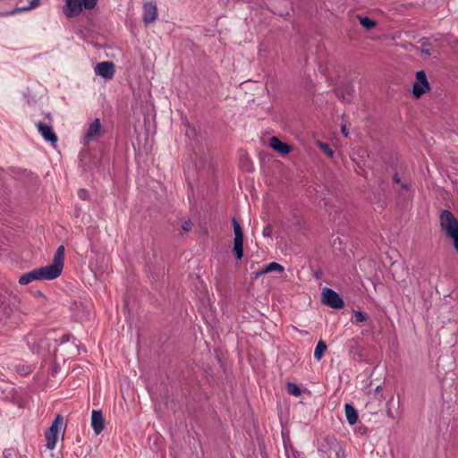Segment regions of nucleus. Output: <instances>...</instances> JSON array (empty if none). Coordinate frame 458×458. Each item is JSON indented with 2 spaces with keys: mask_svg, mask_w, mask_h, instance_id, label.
Wrapping results in <instances>:
<instances>
[{
  "mask_svg": "<svg viewBox=\"0 0 458 458\" xmlns=\"http://www.w3.org/2000/svg\"><path fill=\"white\" fill-rule=\"evenodd\" d=\"M35 124L38 128V132L41 134V136L46 141L50 142L52 144L57 142V136L54 131L51 123L37 122Z\"/></svg>",
  "mask_w": 458,
  "mask_h": 458,
  "instance_id": "1a4fd4ad",
  "label": "nucleus"
},
{
  "mask_svg": "<svg viewBox=\"0 0 458 458\" xmlns=\"http://www.w3.org/2000/svg\"><path fill=\"white\" fill-rule=\"evenodd\" d=\"M360 25L367 30H372L376 26V22L367 16H358Z\"/></svg>",
  "mask_w": 458,
  "mask_h": 458,
  "instance_id": "5701e85b",
  "label": "nucleus"
},
{
  "mask_svg": "<svg viewBox=\"0 0 458 458\" xmlns=\"http://www.w3.org/2000/svg\"><path fill=\"white\" fill-rule=\"evenodd\" d=\"M16 302V296L6 295L0 292V326H9L12 327L18 324L19 312Z\"/></svg>",
  "mask_w": 458,
  "mask_h": 458,
  "instance_id": "f03ea898",
  "label": "nucleus"
},
{
  "mask_svg": "<svg viewBox=\"0 0 458 458\" xmlns=\"http://www.w3.org/2000/svg\"><path fill=\"white\" fill-rule=\"evenodd\" d=\"M91 427L92 429H103L104 419L101 411L93 410L91 412Z\"/></svg>",
  "mask_w": 458,
  "mask_h": 458,
  "instance_id": "f3484780",
  "label": "nucleus"
},
{
  "mask_svg": "<svg viewBox=\"0 0 458 458\" xmlns=\"http://www.w3.org/2000/svg\"><path fill=\"white\" fill-rule=\"evenodd\" d=\"M64 246H58L51 265L41 267L23 274L19 278V284L25 285L35 280H54L57 278L64 269Z\"/></svg>",
  "mask_w": 458,
  "mask_h": 458,
  "instance_id": "f257e3e1",
  "label": "nucleus"
},
{
  "mask_svg": "<svg viewBox=\"0 0 458 458\" xmlns=\"http://www.w3.org/2000/svg\"><path fill=\"white\" fill-rule=\"evenodd\" d=\"M439 223L441 231L447 238L451 239L458 234V219L451 211L444 209L440 213Z\"/></svg>",
  "mask_w": 458,
  "mask_h": 458,
  "instance_id": "39448f33",
  "label": "nucleus"
},
{
  "mask_svg": "<svg viewBox=\"0 0 458 458\" xmlns=\"http://www.w3.org/2000/svg\"><path fill=\"white\" fill-rule=\"evenodd\" d=\"M327 344L323 340H319L315 347L314 359L319 361L327 351Z\"/></svg>",
  "mask_w": 458,
  "mask_h": 458,
  "instance_id": "aec40b11",
  "label": "nucleus"
},
{
  "mask_svg": "<svg viewBox=\"0 0 458 458\" xmlns=\"http://www.w3.org/2000/svg\"><path fill=\"white\" fill-rule=\"evenodd\" d=\"M192 222L190 219H188L182 223V228L183 229V231L189 232L192 228Z\"/></svg>",
  "mask_w": 458,
  "mask_h": 458,
  "instance_id": "cd10ccee",
  "label": "nucleus"
},
{
  "mask_svg": "<svg viewBox=\"0 0 458 458\" xmlns=\"http://www.w3.org/2000/svg\"><path fill=\"white\" fill-rule=\"evenodd\" d=\"M318 147L320 148L321 150H323V152L326 155H327V157H334V151L331 149V148L329 147L328 144L323 143V142H318Z\"/></svg>",
  "mask_w": 458,
  "mask_h": 458,
  "instance_id": "bb28decb",
  "label": "nucleus"
},
{
  "mask_svg": "<svg viewBox=\"0 0 458 458\" xmlns=\"http://www.w3.org/2000/svg\"><path fill=\"white\" fill-rule=\"evenodd\" d=\"M78 196L81 199H87L89 198V193L86 190L81 189L78 191Z\"/></svg>",
  "mask_w": 458,
  "mask_h": 458,
  "instance_id": "c85d7f7f",
  "label": "nucleus"
},
{
  "mask_svg": "<svg viewBox=\"0 0 458 458\" xmlns=\"http://www.w3.org/2000/svg\"><path fill=\"white\" fill-rule=\"evenodd\" d=\"M344 413L347 422L353 426L358 420V411L351 403L344 404Z\"/></svg>",
  "mask_w": 458,
  "mask_h": 458,
  "instance_id": "dca6fc26",
  "label": "nucleus"
},
{
  "mask_svg": "<svg viewBox=\"0 0 458 458\" xmlns=\"http://www.w3.org/2000/svg\"><path fill=\"white\" fill-rule=\"evenodd\" d=\"M430 86L427 79L426 72L424 71H419L416 72V81L412 86V95L419 98L426 91L429 90Z\"/></svg>",
  "mask_w": 458,
  "mask_h": 458,
  "instance_id": "6e6552de",
  "label": "nucleus"
},
{
  "mask_svg": "<svg viewBox=\"0 0 458 458\" xmlns=\"http://www.w3.org/2000/svg\"><path fill=\"white\" fill-rule=\"evenodd\" d=\"M30 371V369L29 368L22 369L21 370V372H22V373H24V374H27V373H29Z\"/></svg>",
  "mask_w": 458,
  "mask_h": 458,
  "instance_id": "c9c22d12",
  "label": "nucleus"
},
{
  "mask_svg": "<svg viewBox=\"0 0 458 458\" xmlns=\"http://www.w3.org/2000/svg\"><path fill=\"white\" fill-rule=\"evenodd\" d=\"M98 1V0H65L63 6V13L67 18L77 17L84 9H94Z\"/></svg>",
  "mask_w": 458,
  "mask_h": 458,
  "instance_id": "20e7f679",
  "label": "nucleus"
},
{
  "mask_svg": "<svg viewBox=\"0 0 458 458\" xmlns=\"http://www.w3.org/2000/svg\"><path fill=\"white\" fill-rule=\"evenodd\" d=\"M39 4H40V0H30V3L28 5L18 6L16 8H14L13 10H12L9 13L16 14V13H19L21 12L29 11V10L38 7L39 5Z\"/></svg>",
  "mask_w": 458,
  "mask_h": 458,
  "instance_id": "6ab92c4d",
  "label": "nucleus"
},
{
  "mask_svg": "<svg viewBox=\"0 0 458 458\" xmlns=\"http://www.w3.org/2000/svg\"><path fill=\"white\" fill-rule=\"evenodd\" d=\"M454 250L458 252V234L451 238Z\"/></svg>",
  "mask_w": 458,
  "mask_h": 458,
  "instance_id": "7c9ffc66",
  "label": "nucleus"
},
{
  "mask_svg": "<svg viewBox=\"0 0 458 458\" xmlns=\"http://www.w3.org/2000/svg\"><path fill=\"white\" fill-rule=\"evenodd\" d=\"M58 431H46V446L47 449L52 450L55 448L57 440Z\"/></svg>",
  "mask_w": 458,
  "mask_h": 458,
  "instance_id": "412c9836",
  "label": "nucleus"
},
{
  "mask_svg": "<svg viewBox=\"0 0 458 458\" xmlns=\"http://www.w3.org/2000/svg\"><path fill=\"white\" fill-rule=\"evenodd\" d=\"M342 132H343V134H344L345 137H347V136H348L349 131H347V129H346V126H345V125H344V126L342 127Z\"/></svg>",
  "mask_w": 458,
  "mask_h": 458,
  "instance_id": "72a5a7b5",
  "label": "nucleus"
},
{
  "mask_svg": "<svg viewBox=\"0 0 458 458\" xmlns=\"http://www.w3.org/2000/svg\"><path fill=\"white\" fill-rule=\"evenodd\" d=\"M102 125L99 118H96L89 123L86 133L83 136L84 144H88L91 140H96L101 134Z\"/></svg>",
  "mask_w": 458,
  "mask_h": 458,
  "instance_id": "9b49d317",
  "label": "nucleus"
},
{
  "mask_svg": "<svg viewBox=\"0 0 458 458\" xmlns=\"http://www.w3.org/2000/svg\"><path fill=\"white\" fill-rule=\"evenodd\" d=\"M421 47H420V51L421 53L427 55H431V50H430V43L428 42V39L426 38H421Z\"/></svg>",
  "mask_w": 458,
  "mask_h": 458,
  "instance_id": "393cba45",
  "label": "nucleus"
},
{
  "mask_svg": "<svg viewBox=\"0 0 458 458\" xmlns=\"http://www.w3.org/2000/svg\"><path fill=\"white\" fill-rule=\"evenodd\" d=\"M67 423L62 415L57 414L47 429H65Z\"/></svg>",
  "mask_w": 458,
  "mask_h": 458,
  "instance_id": "4be33fe9",
  "label": "nucleus"
},
{
  "mask_svg": "<svg viewBox=\"0 0 458 458\" xmlns=\"http://www.w3.org/2000/svg\"><path fill=\"white\" fill-rule=\"evenodd\" d=\"M234 239L233 251L237 260H241L243 257V231L239 222L233 217L232 219Z\"/></svg>",
  "mask_w": 458,
  "mask_h": 458,
  "instance_id": "423d86ee",
  "label": "nucleus"
},
{
  "mask_svg": "<svg viewBox=\"0 0 458 458\" xmlns=\"http://www.w3.org/2000/svg\"><path fill=\"white\" fill-rule=\"evenodd\" d=\"M263 235L265 237H269L271 235V227L270 225H267L264 229H263Z\"/></svg>",
  "mask_w": 458,
  "mask_h": 458,
  "instance_id": "c756f323",
  "label": "nucleus"
},
{
  "mask_svg": "<svg viewBox=\"0 0 458 458\" xmlns=\"http://www.w3.org/2000/svg\"><path fill=\"white\" fill-rule=\"evenodd\" d=\"M157 18V7L154 1L143 4L142 21L146 25L153 23Z\"/></svg>",
  "mask_w": 458,
  "mask_h": 458,
  "instance_id": "9d476101",
  "label": "nucleus"
},
{
  "mask_svg": "<svg viewBox=\"0 0 458 458\" xmlns=\"http://www.w3.org/2000/svg\"><path fill=\"white\" fill-rule=\"evenodd\" d=\"M100 432L101 431H95V435L98 436V435H99Z\"/></svg>",
  "mask_w": 458,
  "mask_h": 458,
  "instance_id": "58836bf2",
  "label": "nucleus"
},
{
  "mask_svg": "<svg viewBox=\"0 0 458 458\" xmlns=\"http://www.w3.org/2000/svg\"><path fill=\"white\" fill-rule=\"evenodd\" d=\"M25 341L27 343V345L30 349V351L33 353H39L41 350L44 349L43 344V338L41 336H38L33 334H30L26 335Z\"/></svg>",
  "mask_w": 458,
  "mask_h": 458,
  "instance_id": "4468645a",
  "label": "nucleus"
},
{
  "mask_svg": "<svg viewBox=\"0 0 458 458\" xmlns=\"http://www.w3.org/2000/svg\"><path fill=\"white\" fill-rule=\"evenodd\" d=\"M402 188H403V190L407 191V190H409V184H408V183H406V182H404V183H403V184H402Z\"/></svg>",
  "mask_w": 458,
  "mask_h": 458,
  "instance_id": "f704fd0d",
  "label": "nucleus"
},
{
  "mask_svg": "<svg viewBox=\"0 0 458 458\" xmlns=\"http://www.w3.org/2000/svg\"><path fill=\"white\" fill-rule=\"evenodd\" d=\"M321 301L333 309H341L344 302L338 293L330 288H324L322 291Z\"/></svg>",
  "mask_w": 458,
  "mask_h": 458,
  "instance_id": "0eeeda50",
  "label": "nucleus"
},
{
  "mask_svg": "<svg viewBox=\"0 0 458 458\" xmlns=\"http://www.w3.org/2000/svg\"><path fill=\"white\" fill-rule=\"evenodd\" d=\"M318 451L323 458H344L342 445L334 436L328 434L318 438Z\"/></svg>",
  "mask_w": 458,
  "mask_h": 458,
  "instance_id": "7ed1b4c3",
  "label": "nucleus"
},
{
  "mask_svg": "<svg viewBox=\"0 0 458 458\" xmlns=\"http://www.w3.org/2000/svg\"><path fill=\"white\" fill-rule=\"evenodd\" d=\"M286 390L289 394L294 395V396H299L301 395V388L299 387V386L295 383H287L286 385Z\"/></svg>",
  "mask_w": 458,
  "mask_h": 458,
  "instance_id": "b1692460",
  "label": "nucleus"
},
{
  "mask_svg": "<svg viewBox=\"0 0 458 458\" xmlns=\"http://www.w3.org/2000/svg\"><path fill=\"white\" fill-rule=\"evenodd\" d=\"M353 315L355 318V321H354L355 323L364 322L368 318V316L360 310H353Z\"/></svg>",
  "mask_w": 458,
  "mask_h": 458,
  "instance_id": "a878e982",
  "label": "nucleus"
},
{
  "mask_svg": "<svg viewBox=\"0 0 458 458\" xmlns=\"http://www.w3.org/2000/svg\"><path fill=\"white\" fill-rule=\"evenodd\" d=\"M393 182L394 183H401V178L397 174H394L393 176Z\"/></svg>",
  "mask_w": 458,
  "mask_h": 458,
  "instance_id": "2f4dec72",
  "label": "nucleus"
},
{
  "mask_svg": "<svg viewBox=\"0 0 458 458\" xmlns=\"http://www.w3.org/2000/svg\"><path fill=\"white\" fill-rule=\"evenodd\" d=\"M269 146L276 151H277L278 153H280L281 155H287L290 153L291 151V147L281 141L278 138L276 137H272L269 140Z\"/></svg>",
  "mask_w": 458,
  "mask_h": 458,
  "instance_id": "2eb2a0df",
  "label": "nucleus"
},
{
  "mask_svg": "<svg viewBox=\"0 0 458 458\" xmlns=\"http://www.w3.org/2000/svg\"><path fill=\"white\" fill-rule=\"evenodd\" d=\"M387 415L389 417H393V413H392V411L390 410V408H388V410H387Z\"/></svg>",
  "mask_w": 458,
  "mask_h": 458,
  "instance_id": "e433bc0d",
  "label": "nucleus"
},
{
  "mask_svg": "<svg viewBox=\"0 0 458 458\" xmlns=\"http://www.w3.org/2000/svg\"><path fill=\"white\" fill-rule=\"evenodd\" d=\"M354 91V87L352 83L346 82L335 89V96L344 102L351 101V97Z\"/></svg>",
  "mask_w": 458,
  "mask_h": 458,
  "instance_id": "ddd939ff",
  "label": "nucleus"
},
{
  "mask_svg": "<svg viewBox=\"0 0 458 458\" xmlns=\"http://www.w3.org/2000/svg\"><path fill=\"white\" fill-rule=\"evenodd\" d=\"M95 72L106 80H110L114 75V64L110 61L98 63L95 67Z\"/></svg>",
  "mask_w": 458,
  "mask_h": 458,
  "instance_id": "f8f14e48",
  "label": "nucleus"
},
{
  "mask_svg": "<svg viewBox=\"0 0 458 458\" xmlns=\"http://www.w3.org/2000/svg\"><path fill=\"white\" fill-rule=\"evenodd\" d=\"M281 432H282V437H283L284 441L285 442V438L289 437V431L282 430Z\"/></svg>",
  "mask_w": 458,
  "mask_h": 458,
  "instance_id": "473e14b6",
  "label": "nucleus"
},
{
  "mask_svg": "<svg viewBox=\"0 0 458 458\" xmlns=\"http://www.w3.org/2000/svg\"><path fill=\"white\" fill-rule=\"evenodd\" d=\"M284 268L283 266H281L279 263L276 262H271L267 265H266L259 272L257 273V276L259 275H265L271 272H284Z\"/></svg>",
  "mask_w": 458,
  "mask_h": 458,
  "instance_id": "a211bd4d",
  "label": "nucleus"
},
{
  "mask_svg": "<svg viewBox=\"0 0 458 458\" xmlns=\"http://www.w3.org/2000/svg\"><path fill=\"white\" fill-rule=\"evenodd\" d=\"M46 118L49 120V123L51 122V114L49 113L46 114Z\"/></svg>",
  "mask_w": 458,
  "mask_h": 458,
  "instance_id": "4c0bfd02",
  "label": "nucleus"
},
{
  "mask_svg": "<svg viewBox=\"0 0 458 458\" xmlns=\"http://www.w3.org/2000/svg\"><path fill=\"white\" fill-rule=\"evenodd\" d=\"M379 389H380V386H377V387L376 388V391H377V392H378V391H379Z\"/></svg>",
  "mask_w": 458,
  "mask_h": 458,
  "instance_id": "ea45409f",
  "label": "nucleus"
}]
</instances>
